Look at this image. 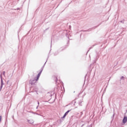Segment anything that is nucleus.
Listing matches in <instances>:
<instances>
[{
	"mask_svg": "<svg viewBox=\"0 0 127 127\" xmlns=\"http://www.w3.org/2000/svg\"><path fill=\"white\" fill-rule=\"evenodd\" d=\"M41 72H42V71H40L38 73L36 78H35L33 80L30 81V83L31 85H33V84H34L35 83H36L37 81H38V80L39 79V77H40V75H41Z\"/></svg>",
	"mask_w": 127,
	"mask_h": 127,
	"instance_id": "obj_1",
	"label": "nucleus"
},
{
	"mask_svg": "<svg viewBox=\"0 0 127 127\" xmlns=\"http://www.w3.org/2000/svg\"><path fill=\"white\" fill-rule=\"evenodd\" d=\"M127 117H125L123 120V124H126V123H127Z\"/></svg>",
	"mask_w": 127,
	"mask_h": 127,
	"instance_id": "obj_2",
	"label": "nucleus"
},
{
	"mask_svg": "<svg viewBox=\"0 0 127 127\" xmlns=\"http://www.w3.org/2000/svg\"><path fill=\"white\" fill-rule=\"evenodd\" d=\"M70 112V110L67 111L64 115V116L63 117V118L64 119V118H65V117H66L67 115V114H68V113Z\"/></svg>",
	"mask_w": 127,
	"mask_h": 127,
	"instance_id": "obj_3",
	"label": "nucleus"
},
{
	"mask_svg": "<svg viewBox=\"0 0 127 127\" xmlns=\"http://www.w3.org/2000/svg\"><path fill=\"white\" fill-rule=\"evenodd\" d=\"M1 121V116H0V123Z\"/></svg>",
	"mask_w": 127,
	"mask_h": 127,
	"instance_id": "obj_4",
	"label": "nucleus"
},
{
	"mask_svg": "<svg viewBox=\"0 0 127 127\" xmlns=\"http://www.w3.org/2000/svg\"><path fill=\"white\" fill-rule=\"evenodd\" d=\"M3 74L4 76V75L5 74V71H3Z\"/></svg>",
	"mask_w": 127,
	"mask_h": 127,
	"instance_id": "obj_5",
	"label": "nucleus"
}]
</instances>
